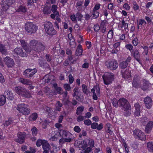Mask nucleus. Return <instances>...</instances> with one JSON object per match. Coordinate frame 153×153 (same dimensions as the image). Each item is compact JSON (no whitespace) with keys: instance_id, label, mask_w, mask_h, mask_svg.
I'll return each instance as SVG.
<instances>
[{"instance_id":"49530a36","label":"nucleus","mask_w":153,"mask_h":153,"mask_svg":"<svg viewBox=\"0 0 153 153\" xmlns=\"http://www.w3.org/2000/svg\"><path fill=\"white\" fill-rule=\"evenodd\" d=\"M17 11L18 12H22L23 13H25L26 12V8L23 6H21L18 9Z\"/></svg>"},{"instance_id":"bf43d9fd","label":"nucleus","mask_w":153,"mask_h":153,"mask_svg":"<svg viewBox=\"0 0 153 153\" xmlns=\"http://www.w3.org/2000/svg\"><path fill=\"white\" fill-rule=\"evenodd\" d=\"M85 118L82 115H79L77 118V121L78 122H80L83 121Z\"/></svg>"},{"instance_id":"423d86ee","label":"nucleus","mask_w":153,"mask_h":153,"mask_svg":"<svg viewBox=\"0 0 153 153\" xmlns=\"http://www.w3.org/2000/svg\"><path fill=\"white\" fill-rule=\"evenodd\" d=\"M134 137L141 140H145L146 136L144 133L139 129H136L134 131Z\"/></svg>"},{"instance_id":"8fccbe9b","label":"nucleus","mask_w":153,"mask_h":153,"mask_svg":"<svg viewBox=\"0 0 153 153\" xmlns=\"http://www.w3.org/2000/svg\"><path fill=\"white\" fill-rule=\"evenodd\" d=\"M44 140H41L40 139H39L38 140L36 143V145L38 147H40L41 145L42 146V144L44 142Z\"/></svg>"},{"instance_id":"5701e85b","label":"nucleus","mask_w":153,"mask_h":153,"mask_svg":"<svg viewBox=\"0 0 153 153\" xmlns=\"http://www.w3.org/2000/svg\"><path fill=\"white\" fill-rule=\"evenodd\" d=\"M17 122H15L13 118L10 117L7 120H6L4 123V126H8L10 124H14Z\"/></svg>"},{"instance_id":"c756f323","label":"nucleus","mask_w":153,"mask_h":153,"mask_svg":"<svg viewBox=\"0 0 153 153\" xmlns=\"http://www.w3.org/2000/svg\"><path fill=\"white\" fill-rule=\"evenodd\" d=\"M47 34L50 35H53L56 34V31L54 29L53 27L45 30Z\"/></svg>"},{"instance_id":"39448f33","label":"nucleus","mask_w":153,"mask_h":153,"mask_svg":"<svg viewBox=\"0 0 153 153\" xmlns=\"http://www.w3.org/2000/svg\"><path fill=\"white\" fill-rule=\"evenodd\" d=\"M114 75L112 73H106L102 76L104 84L109 85L112 82L114 79Z\"/></svg>"},{"instance_id":"13d9d810","label":"nucleus","mask_w":153,"mask_h":153,"mask_svg":"<svg viewBox=\"0 0 153 153\" xmlns=\"http://www.w3.org/2000/svg\"><path fill=\"white\" fill-rule=\"evenodd\" d=\"M69 81L70 84H72L74 81V79L72 74H70L68 76Z\"/></svg>"},{"instance_id":"58836bf2","label":"nucleus","mask_w":153,"mask_h":153,"mask_svg":"<svg viewBox=\"0 0 153 153\" xmlns=\"http://www.w3.org/2000/svg\"><path fill=\"white\" fill-rule=\"evenodd\" d=\"M128 65L124 61H122L119 64V68L121 69H124L127 67Z\"/></svg>"},{"instance_id":"dca6fc26","label":"nucleus","mask_w":153,"mask_h":153,"mask_svg":"<svg viewBox=\"0 0 153 153\" xmlns=\"http://www.w3.org/2000/svg\"><path fill=\"white\" fill-rule=\"evenodd\" d=\"M153 127V121H149L146 124L145 128V132L146 133H149Z\"/></svg>"},{"instance_id":"de8ad7c7","label":"nucleus","mask_w":153,"mask_h":153,"mask_svg":"<svg viewBox=\"0 0 153 153\" xmlns=\"http://www.w3.org/2000/svg\"><path fill=\"white\" fill-rule=\"evenodd\" d=\"M76 16L78 19V20L81 21L82 18L83 17V16L81 13L79 12H77L76 14Z\"/></svg>"},{"instance_id":"f03ea898","label":"nucleus","mask_w":153,"mask_h":153,"mask_svg":"<svg viewBox=\"0 0 153 153\" xmlns=\"http://www.w3.org/2000/svg\"><path fill=\"white\" fill-rule=\"evenodd\" d=\"M16 109L20 113L24 115H27L30 113L31 110L28 106L23 103L19 104Z\"/></svg>"},{"instance_id":"72a5a7b5","label":"nucleus","mask_w":153,"mask_h":153,"mask_svg":"<svg viewBox=\"0 0 153 153\" xmlns=\"http://www.w3.org/2000/svg\"><path fill=\"white\" fill-rule=\"evenodd\" d=\"M38 117L37 114L36 113H34L32 114L29 117V120L32 121H35Z\"/></svg>"},{"instance_id":"c85d7f7f","label":"nucleus","mask_w":153,"mask_h":153,"mask_svg":"<svg viewBox=\"0 0 153 153\" xmlns=\"http://www.w3.org/2000/svg\"><path fill=\"white\" fill-rule=\"evenodd\" d=\"M65 106L68 112H71L73 111L74 107L72 106V102H68L67 104H65Z\"/></svg>"},{"instance_id":"20e7f679","label":"nucleus","mask_w":153,"mask_h":153,"mask_svg":"<svg viewBox=\"0 0 153 153\" xmlns=\"http://www.w3.org/2000/svg\"><path fill=\"white\" fill-rule=\"evenodd\" d=\"M25 29L28 33L32 34L36 32L37 27L32 22H27L25 24Z\"/></svg>"},{"instance_id":"f8f14e48","label":"nucleus","mask_w":153,"mask_h":153,"mask_svg":"<svg viewBox=\"0 0 153 153\" xmlns=\"http://www.w3.org/2000/svg\"><path fill=\"white\" fill-rule=\"evenodd\" d=\"M25 135L22 132H19L18 134V138L15 139V141L20 143L22 144L25 142Z\"/></svg>"},{"instance_id":"6e6d98bb","label":"nucleus","mask_w":153,"mask_h":153,"mask_svg":"<svg viewBox=\"0 0 153 153\" xmlns=\"http://www.w3.org/2000/svg\"><path fill=\"white\" fill-rule=\"evenodd\" d=\"M55 90L59 94L62 95L63 94V92L61 88L60 87H58Z\"/></svg>"},{"instance_id":"a18cd8bd","label":"nucleus","mask_w":153,"mask_h":153,"mask_svg":"<svg viewBox=\"0 0 153 153\" xmlns=\"http://www.w3.org/2000/svg\"><path fill=\"white\" fill-rule=\"evenodd\" d=\"M82 88L83 92L86 95H87L89 91L88 90L87 86L83 84L82 85Z\"/></svg>"},{"instance_id":"774afa93","label":"nucleus","mask_w":153,"mask_h":153,"mask_svg":"<svg viewBox=\"0 0 153 153\" xmlns=\"http://www.w3.org/2000/svg\"><path fill=\"white\" fill-rule=\"evenodd\" d=\"M98 124L96 123H93L91 124V128L94 129H95L97 128Z\"/></svg>"},{"instance_id":"5fc2aeb1","label":"nucleus","mask_w":153,"mask_h":153,"mask_svg":"<svg viewBox=\"0 0 153 153\" xmlns=\"http://www.w3.org/2000/svg\"><path fill=\"white\" fill-rule=\"evenodd\" d=\"M67 97V96H64L62 99V101L64 102V105H65V104H67L68 102H71L69 100L68 98H66Z\"/></svg>"},{"instance_id":"c9c22d12","label":"nucleus","mask_w":153,"mask_h":153,"mask_svg":"<svg viewBox=\"0 0 153 153\" xmlns=\"http://www.w3.org/2000/svg\"><path fill=\"white\" fill-rule=\"evenodd\" d=\"M44 26L45 30L48 29L53 27V26L52 23L49 21H46L44 24Z\"/></svg>"},{"instance_id":"052dcab7","label":"nucleus","mask_w":153,"mask_h":153,"mask_svg":"<svg viewBox=\"0 0 153 153\" xmlns=\"http://www.w3.org/2000/svg\"><path fill=\"white\" fill-rule=\"evenodd\" d=\"M146 22L143 19H140L139 20L138 22V25H141L143 24L145 25Z\"/></svg>"},{"instance_id":"473e14b6","label":"nucleus","mask_w":153,"mask_h":153,"mask_svg":"<svg viewBox=\"0 0 153 153\" xmlns=\"http://www.w3.org/2000/svg\"><path fill=\"white\" fill-rule=\"evenodd\" d=\"M38 63L41 67H43L46 64L47 62L45 60H44L42 57L38 59Z\"/></svg>"},{"instance_id":"3c124183","label":"nucleus","mask_w":153,"mask_h":153,"mask_svg":"<svg viewBox=\"0 0 153 153\" xmlns=\"http://www.w3.org/2000/svg\"><path fill=\"white\" fill-rule=\"evenodd\" d=\"M113 30H110L108 33L107 34V37L110 39H111L113 38Z\"/></svg>"},{"instance_id":"aec40b11","label":"nucleus","mask_w":153,"mask_h":153,"mask_svg":"<svg viewBox=\"0 0 153 153\" xmlns=\"http://www.w3.org/2000/svg\"><path fill=\"white\" fill-rule=\"evenodd\" d=\"M132 56L134 57L137 61L140 63V55L137 49H136L132 51Z\"/></svg>"},{"instance_id":"f3484780","label":"nucleus","mask_w":153,"mask_h":153,"mask_svg":"<svg viewBox=\"0 0 153 153\" xmlns=\"http://www.w3.org/2000/svg\"><path fill=\"white\" fill-rule=\"evenodd\" d=\"M144 101L146 108L148 109H150L152 106V102L151 98L147 96L144 99Z\"/></svg>"},{"instance_id":"ea45409f","label":"nucleus","mask_w":153,"mask_h":153,"mask_svg":"<svg viewBox=\"0 0 153 153\" xmlns=\"http://www.w3.org/2000/svg\"><path fill=\"white\" fill-rule=\"evenodd\" d=\"M93 12L91 15L92 18L91 19L97 18L99 16V13L97 11L93 10Z\"/></svg>"},{"instance_id":"412c9836","label":"nucleus","mask_w":153,"mask_h":153,"mask_svg":"<svg viewBox=\"0 0 153 153\" xmlns=\"http://www.w3.org/2000/svg\"><path fill=\"white\" fill-rule=\"evenodd\" d=\"M60 134L63 137H71V134L69 131L64 130H61L59 132Z\"/></svg>"},{"instance_id":"7ed1b4c3","label":"nucleus","mask_w":153,"mask_h":153,"mask_svg":"<svg viewBox=\"0 0 153 153\" xmlns=\"http://www.w3.org/2000/svg\"><path fill=\"white\" fill-rule=\"evenodd\" d=\"M105 64L107 68L111 71L116 70L119 66L118 63L115 59L106 61L105 62Z\"/></svg>"},{"instance_id":"6ab92c4d","label":"nucleus","mask_w":153,"mask_h":153,"mask_svg":"<svg viewBox=\"0 0 153 153\" xmlns=\"http://www.w3.org/2000/svg\"><path fill=\"white\" fill-rule=\"evenodd\" d=\"M135 108V111L134 112V115L136 116H138L140 115V106L138 102L136 103L134 105Z\"/></svg>"},{"instance_id":"ddd939ff","label":"nucleus","mask_w":153,"mask_h":153,"mask_svg":"<svg viewBox=\"0 0 153 153\" xmlns=\"http://www.w3.org/2000/svg\"><path fill=\"white\" fill-rule=\"evenodd\" d=\"M4 61L6 65L9 67H12L14 64L13 60L9 56L4 58Z\"/></svg>"},{"instance_id":"393cba45","label":"nucleus","mask_w":153,"mask_h":153,"mask_svg":"<svg viewBox=\"0 0 153 153\" xmlns=\"http://www.w3.org/2000/svg\"><path fill=\"white\" fill-rule=\"evenodd\" d=\"M19 81L24 85H31L32 83V82L30 80L23 78H19Z\"/></svg>"},{"instance_id":"f257e3e1","label":"nucleus","mask_w":153,"mask_h":153,"mask_svg":"<svg viewBox=\"0 0 153 153\" xmlns=\"http://www.w3.org/2000/svg\"><path fill=\"white\" fill-rule=\"evenodd\" d=\"M29 45L31 50L36 52L43 51L45 48V44L44 42L35 39L32 40L30 42Z\"/></svg>"},{"instance_id":"e433bc0d","label":"nucleus","mask_w":153,"mask_h":153,"mask_svg":"<svg viewBox=\"0 0 153 153\" xmlns=\"http://www.w3.org/2000/svg\"><path fill=\"white\" fill-rule=\"evenodd\" d=\"M148 150L150 152H153V142H149L147 144Z\"/></svg>"},{"instance_id":"b1692460","label":"nucleus","mask_w":153,"mask_h":153,"mask_svg":"<svg viewBox=\"0 0 153 153\" xmlns=\"http://www.w3.org/2000/svg\"><path fill=\"white\" fill-rule=\"evenodd\" d=\"M121 72L122 77L124 78H128L131 76L130 71L127 69L124 71L121 70Z\"/></svg>"},{"instance_id":"4be33fe9","label":"nucleus","mask_w":153,"mask_h":153,"mask_svg":"<svg viewBox=\"0 0 153 153\" xmlns=\"http://www.w3.org/2000/svg\"><path fill=\"white\" fill-rule=\"evenodd\" d=\"M20 42L21 45L23 48L24 50L26 51L27 52L30 53L31 51V50L28 48L27 46V43L25 41L22 40H20Z\"/></svg>"},{"instance_id":"f704fd0d","label":"nucleus","mask_w":153,"mask_h":153,"mask_svg":"<svg viewBox=\"0 0 153 153\" xmlns=\"http://www.w3.org/2000/svg\"><path fill=\"white\" fill-rule=\"evenodd\" d=\"M140 121L143 125L145 126L149 122V120L146 117H144L140 118Z\"/></svg>"},{"instance_id":"c03bdc74","label":"nucleus","mask_w":153,"mask_h":153,"mask_svg":"<svg viewBox=\"0 0 153 153\" xmlns=\"http://www.w3.org/2000/svg\"><path fill=\"white\" fill-rule=\"evenodd\" d=\"M112 103L114 107H117L119 105L118 100L116 99H114L112 100Z\"/></svg>"},{"instance_id":"9b49d317","label":"nucleus","mask_w":153,"mask_h":153,"mask_svg":"<svg viewBox=\"0 0 153 153\" xmlns=\"http://www.w3.org/2000/svg\"><path fill=\"white\" fill-rule=\"evenodd\" d=\"M118 102L120 106L123 109L126 108L128 105H130L128 101L124 98L120 99L118 100Z\"/></svg>"},{"instance_id":"7c9ffc66","label":"nucleus","mask_w":153,"mask_h":153,"mask_svg":"<svg viewBox=\"0 0 153 153\" xmlns=\"http://www.w3.org/2000/svg\"><path fill=\"white\" fill-rule=\"evenodd\" d=\"M62 106V104L59 101H57L55 104L54 111H60L61 110V107Z\"/></svg>"},{"instance_id":"0e129e2a","label":"nucleus","mask_w":153,"mask_h":153,"mask_svg":"<svg viewBox=\"0 0 153 153\" xmlns=\"http://www.w3.org/2000/svg\"><path fill=\"white\" fill-rule=\"evenodd\" d=\"M5 82V79L3 76L2 74L0 72V82L1 83H3Z\"/></svg>"},{"instance_id":"0eeeda50","label":"nucleus","mask_w":153,"mask_h":153,"mask_svg":"<svg viewBox=\"0 0 153 153\" xmlns=\"http://www.w3.org/2000/svg\"><path fill=\"white\" fill-rule=\"evenodd\" d=\"M24 51L20 47H17L13 51L14 54L17 55H19L23 57H26L27 56V53L29 52H27L25 50Z\"/></svg>"},{"instance_id":"37998d69","label":"nucleus","mask_w":153,"mask_h":153,"mask_svg":"<svg viewBox=\"0 0 153 153\" xmlns=\"http://www.w3.org/2000/svg\"><path fill=\"white\" fill-rule=\"evenodd\" d=\"M31 131L33 136H36L39 131L38 130L35 126L31 128Z\"/></svg>"},{"instance_id":"cd10ccee","label":"nucleus","mask_w":153,"mask_h":153,"mask_svg":"<svg viewBox=\"0 0 153 153\" xmlns=\"http://www.w3.org/2000/svg\"><path fill=\"white\" fill-rule=\"evenodd\" d=\"M0 52L2 55H6L7 49L5 46L2 44H0Z\"/></svg>"},{"instance_id":"6e6552de","label":"nucleus","mask_w":153,"mask_h":153,"mask_svg":"<svg viewBox=\"0 0 153 153\" xmlns=\"http://www.w3.org/2000/svg\"><path fill=\"white\" fill-rule=\"evenodd\" d=\"M15 91L16 93L19 95H30L28 90L21 86L16 87L15 88Z\"/></svg>"},{"instance_id":"79ce46f5","label":"nucleus","mask_w":153,"mask_h":153,"mask_svg":"<svg viewBox=\"0 0 153 153\" xmlns=\"http://www.w3.org/2000/svg\"><path fill=\"white\" fill-rule=\"evenodd\" d=\"M43 13L45 14H48L51 13V9L48 7H44L43 10Z\"/></svg>"},{"instance_id":"bb28decb","label":"nucleus","mask_w":153,"mask_h":153,"mask_svg":"<svg viewBox=\"0 0 153 153\" xmlns=\"http://www.w3.org/2000/svg\"><path fill=\"white\" fill-rule=\"evenodd\" d=\"M82 49L81 45L79 44L78 45L76 50V51L75 54L76 56H79L82 55Z\"/></svg>"},{"instance_id":"9d476101","label":"nucleus","mask_w":153,"mask_h":153,"mask_svg":"<svg viewBox=\"0 0 153 153\" xmlns=\"http://www.w3.org/2000/svg\"><path fill=\"white\" fill-rule=\"evenodd\" d=\"M58 7L57 5L55 4L53 5L51 7V10L53 13L51 15V17L53 19H55V16H58L59 12L57 11Z\"/></svg>"},{"instance_id":"4468645a","label":"nucleus","mask_w":153,"mask_h":153,"mask_svg":"<svg viewBox=\"0 0 153 153\" xmlns=\"http://www.w3.org/2000/svg\"><path fill=\"white\" fill-rule=\"evenodd\" d=\"M142 81L143 84L140 86L141 89L143 91L147 90L150 85V83L148 81L145 79L143 80Z\"/></svg>"},{"instance_id":"a211bd4d","label":"nucleus","mask_w":153,"mask_h":153,"mask_svg":"<svg viewBox=\"0 0 153 153\" xmlns=\"http://www.w3.org/2000/svg\"><path fill=\"white\" fill-rule=\"evenodd\" d=\"M131 105H128L126 108H123L124 110V115L126 117L130 116L131 114Z\"/></svg>"},{"instance_id":"680f3d73","label":"nucleus","mask_w":153,"mask_h":153,"mask_svg":"<svg viewBox=\"0 0 153 153\" xmlns=\"http://www.w3.org/2000/svg\"><path fill=\"white\" fill-rule=\"evenodd\" d=\"M84 123L85 125L89 126L91 124V122L90 120L88 119L84 120Z\"/></svg>"},{"instance_id":"4c0bfd02","label":"nucleus","mask_w":153,"mask_h":153,"mask_svg":"<svg viewBox=\"0 0 153 153\" xmlns=\"http://www.w3.org/2000/svg\"><path fill=\"white\" fill-rule=\"evenodd\" d=\"M84 109L83 106H79L77 107L76 110V113L77 115L81 114Z\"/></svg>"},{"instance_id":"338daca9","label":"nucleus","mask_w":153,"mask_h":153,"mask_svg":"<svg viewBox=\"0 0 153 153\" xmlns=\"http://www.w3.org/2000/svg\"><path fill=\"white\" fill-rule=\"evenodd\" d=\"M133 8L135 10H136L139 9V6L136 2H133Z\"/></svg>"},{"instance_id":"1a4fd4ad","label":"nucleus","mask_w":153,"mask_h":153,"mask_svg":"<svg viewBox=\"0 0 153 153\" xmlns=\"http://www.w3.org/2000/svg\"><path fill=\"white\" fill-rule=\"evenodd\" d=\"M37 71L36 68L33 69L28 68L25 70L23 73V74L26 78H30L32 77L37 72Z\"/></svg>"},{"instance_id":"69168bd1","label":"nucleus","mask_w":153,"mask_h":153,"mask_svg":"<svg viewBox=\"0 0 153 153\" xmlns=\"http://www.w3.org/2000/svg\"><path fill=\"white\" fill-rule=\"evenodd\" d=\"M74 130L76 132L79 133L81 129L79 126H76L74 128Z\"/></svg>"},{"instance_id":"a19ab883","label":"nucleus","mask_w":153,"mask_h":153,"mask_svg":"<svg viewBox=\"0 0 153 153\" xmlns=\"http://www.w3.org/2000/svg\"><path fill=\"white\" fill-rule=\"evenodd\" d=\"M6 96H0V106L3 105L6 102Z\"/></svg>"},{"instance_id":"e2e57ef3","label":"nucleus","mask_w":153,"mask_h":153,"mask_svg":"<svg viewBox=\"0 0 153 153\" xmlns=\"http://www.w3.org/2000/svg\"><path fill=\"white\" fill-rule=\"evenodd\" d=\"M126 48L129 51H131L132 50L133 46L131 44H128L126 45Z\"/></svg>"},{"instance_id":"4d7b16f0","label":"nucleus","mask_w":153,"mask_h":153,"mask_svg":"<svg viewBox=\"0 0 153 153\" xmlns=\"http://www.w3.org/2000/svg\"><path fill=\"white\" fill-rule=\"evenodd\" d=\"M63 87L66 90L69 91L71 89V87L69 84H65Z\"/></svg>"},{"instance_id":"603ef678","label":"nucleus","mask_w":153,"mask_h":153,"mask_svg":"<svg viewBox=\"0 0 153 153\" xmlns=\"http://www.w3.org/2000/svg\"><path fill=\"white\" fill-rule=\"evenodd\" d=\"M140 82H137L133 81L132 85L133 87L136 88H138L140 87Z\"/></svg>"},{"instance_id":"864d4df0","label":"nucleus","mask_w":153,"mask_h":153,"mask_svg":"<svg viewBox=\"0 0 153 153\" xmlns=\"http://www.w3.org/2000/svg\"><path fill=\"white\" fill-rule=\"evenodd\" d=\"M141 79V78L140 76L136 75L134 76L133 81L140 82Z\"/></svg>"},{"instance_id":"2f4dec72","label":"nucleus","mask_w":153,"mask_h":153,"mask_svg":"<svg viewBox=\"0 0 153 153\" xmlns=\"http://www.w3.org/2000/svg\"><path fill=\"white\" fill-rule=\"evenodd\" d=\"M16 2L15 0H3L2 2L5 3L7 5L9 6L13 4Z\"/></svg>"},{"instance_id":"2eb2a0df","label":"nucleus","mask_w":153,"mask_h":153,"mask_svg":"<svg viewBox=\"0 0 153 153\" xmlns=\"http://www.w3.org/2000/svg\"><path fill=\"white\" fill-rule=\"evenodd\" d=\"M93 96L99 95L100 94V88L98 84H96L91 90Z\"/></svg>"},{"instance_id":"a878e982","label":"nucleus","mask_w":153,"mask_h":153,"mask_svg":"<svg viewBox=\"0 0 153 153\" xmlns=\"http://www.w3.org/2000/svg\"><path fill=\"white\" fill-rule=\"evenodd\" d=\"M42 147L43 150H50L51 146L47 141L45 140L42 144Z\"/></svg>"},{"instance_id":"09e8293b","label":"nucleus","mask_w":153,"mask_h":153,"mask_svg":"<svg viewBox=\"0 0 153 153\" xmlns=\"http://www.w3.org/2000/svg\"><path fill=\"white\" fill-rule=\"evenodd\" d=\"M122 26L121 28L124 27V28L126 29H127L128 27V24L127 23H126L124 20H123L122 21Z\"/></svg>"}]
</instances>
